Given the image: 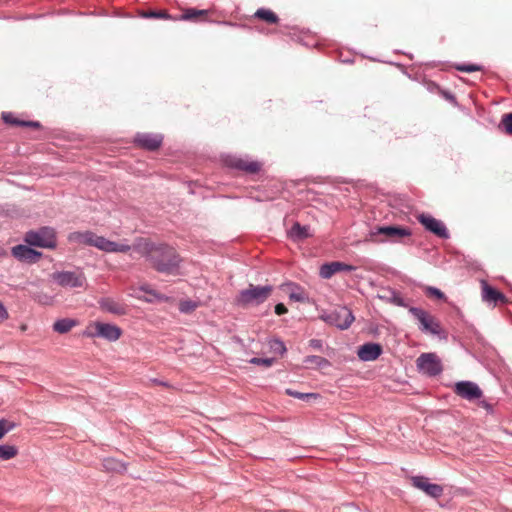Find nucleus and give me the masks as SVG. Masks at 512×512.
Masks as SVG:
<instances>
[{
	"label": "nucleus",
	"instance_id": "1",
	"mask_svg": "<svg viewBox=\"0 0 512 512\" xmlns=\"http://www.w3.org/2000/svg\"><path fill=\"white\" fill-rule=\"evenodd\" d=\"M133 249L159 273L174 275L179 270L182 259L176 250L168 244L139 238L133 245Z\"/></svg>",
	"mask_w": 512,
	"mask_h": 512
},
{
	"label": "nucleus",
	"instance_id": "2",
	"mask_svg": "<svg viewBox=\"0 0 512 512\" xmlns=\"http://www.w3.org/2000/svg\"><path fill=\"white\" fill-rule=\"evenodd\" d=\"M410 228L396 225L375 226L364 238L365 243L381 244L385 242L398 243L404 237H410Z\"/></svg>",
	"mask_w": 512,
	"mask_h": 512
},
{
	"label": "nucleus",
	"instance_id": "3",
	"mask_svg": "<svg viewBox=\"0 0 512 512\" xmlns=\"http://www.w3.org/2000/svg\"><path fill=\"white\" fill-rule=\"evenodd\" d=\"M273 287L271 285H253L250 284L247 289L241 290L236 298V304L241 307L249 305H260L270 296Z\"/></svg>",
	"mask_w": 512,
	"mask_h": 512
},
{
	"label": "nucleus",
	"instance_id": "4",
	"mask_svg": "<svg viewBox=\"0 0 512 512\" xmlns=\"http://www.w3.org/2000/svg\"><path fill=\"white\" fill-rule=\"evenodd\" d=\"M24 241L29 246L40 248L54 249L57 246L56 232L48 226L27 231L24 235Z\"/></svg>",
	"mask_w": 512,
	"mask_h": 512
},
{
	"label": "nucleus",
	"instance_id": "5",
	"mask_svg": "<svg viewBox=\"0 0 512 512\" xmlns=\"http://www.w3.org/2000/svg\"><path fill=\"white\" fill-rule=\"evenodd\" d=\"M121 334L122 330L117 325L103 322H95L83 332V336L87 338H102L109 342L118 340Z\"/></svg>",
	"mask_w": 512,
	"mask_h": 512
},
{
	"label": "nucleus",
	"instance_id": "6",
	"mask_svg": "<svg viewBox=\"0 0 512 512\" xmlns=\"http://www.w3.org/2000/svg\"><path fill=\"white\" fill-rule=\"evenodd\" d=\"M321 318L329 325H333L341 330L348 329L355 319L352 311L347 307H339L323 314Z\"/></svg>",
	"mask_w": 512,
	"mask_h": 512
},
{
	"label": "nucleus",
	"instance_id": "7",
	"mask_svg": "<svg viewBox=\"0 0 512 512\" xmlns=\"http://www.w3.org/2000/svg\"><path fill=\"white\" fill-rule=\"evenodd\" d=\"M52 279L64 288H81L86 283V277L82 272L57 271L52 274Z\"/></svg>",
	"mask_w": 512,
	"mask_h": 512
},
{
	"label": "nucleus",
	"instance_id": "8",
	"mask_svg": "<svg viewBox=\"0 0 512 512\" xmlns=\"http://www.w3.org/2000/svg\"><path fill=\"white\" fill-rule=\"evenodd\" d=\"M416 362L419 371L429 377L438 376L443 371L441 360L434 353H422Z\"/></svg>",
	"mask_w": 512,
	"mask_h": 512
},
{
	"label": "nucleus",
	"instance_id": "9",
	"mask_svg": "<svg viewBox=\"0 0 512 512\" xmlns=\"http://www.w3.org/2000/svg\"><path fill=\"white\" fill-rule=\"evenodd\" d=\"M417 219L427 231L433 233L437 237L441 239H448L450 237L448 229L441 220L424 213L420 214Z\"/></svg>",
	"mask_w": 512,
	"mask_h": 512
},
{
	"label": "nucleus",
	"instance_id": "10",
	"mask_svg": "<svg viewBox=\"0 0 512 512\" xmlns=\"http://www.w3.org/2000/svg\"><path fill=\"white\" fill-rule=\"evenodd\" d=\"M228 167L243 171L246 174H257L261 170V163L249 160L247 157L228 156L225 160Z\"/></svg>",
	"mask_w": 512,
	"mask_h": 512
},
{
	"label": "nucleus",
	"instance_id": "11",
	"mask_svg": "<svg viewBox=\"0 0 512 512\" xmlns=\"http://www.w3.org/2000/svg\"><path fill=\"white\" fill-rule=\"evenodd\" d=\"M454 392L457 396L468 401L481 399L483 396V391L481 388L472 381L457 382L454 387Z\"/></svg>",
	"mask_w": 512,
	"mask_h": 512
},
{
	"label": "nucleus",
	"instance_id": "12",
	"mask_svg": "<svg viewBox=\"0 0 512 512\" xmlns=\"http://www.w3.org/2000/svg\"><path fill=\"white\" fill-rule=\"evenodd\" d=\"M412 485L423 491L427 496L438 499L444 493V488L439 484L430 483L425 476H412L410 478Z\"/></svg>",
	"mask_w": 512,
	"mask_h": 512
},
{
	"label": "nucleus",
	"instance_id": "13",
	"mask_svg": "<svg viewBox=\"0 0 512 512\" xmlns=\"http://www.w3.org/2000/svg\"><path fill=\"white\" fill-rule=\"evenodd\" d=\"M28 244H19L11 249L12 256L20 262L33 264L42 257V252L35 250Z\"/></svg>",
	"mask_w": 512,
	"mask_h": 512
},
{
	"label": "nucleus",
	"instance_id": "14",
	"mask_svg": "<svg viewBox=\"0 0 512 512\" xmlns=\"http://www.w3.org/2000/svg\"><path fill=\"white\" fill-rule=\"evenodd\" d=\"M163 142V135L158 133H137L134 137V143L148 151L157 150Z\"/></svg>",
	"mask_w": 512,
	"mask_h": 512
},
{
	"label": "nucleus",
	"instance_id": "15",
	"mask_svg": "<svg viewBox=\"0 0 512 512\" xmlns=\"http://www.w3.org/2000/svg\"><path fill=\"white\" fill-rule=\"evenodd\" d=\"M356 270V267L340 261L327 262L321 265L319 275L323 279H330L335 273L338 272H351Z\"/></svg>",
	"mask_w": 512,
	"mask_h": 512
},
{
	"label": "nucleus",
	"instance_id": "16",
	"mask_svg": "<svg viewBox=\"0 0 512 512\" xmlns=\"http://www.w3.org/2000/svg\"><path fill=\"white\" fill-rule=\"evenodd\" d=\"M383 352L379 343L368 342L358 348L357 356L363 362L376 360Z\"/></svg>",
	"mask_w": 512,
	"mask_h": 512
},
{
	"label": "nucleus",
	"instance_id": "17",
	"mask_svg": "<svg viewBox=\"0 0 512 512\" xmlns=\"http://www.w3.org/2000/svg\"><path fill=\"white\" fill-rule=\"evenodd\" d=\"M99 307L102 311L113 314V315H124L126 314L125 304L111 298L103 297L98 301Z\"/></svg>",
	"mask_w": 512,
	"mask_h": 512
},
{
	"label": "nucleus",
	"instance_id": "18",
	"mask_svg": "<svg viewBox=\"0 0 512 512\" xmlns=\"http://www.w3.org/2000/svg\"><path fill=\"white\" fill-rule=\"evenodd\" d=\"M96 233L90 230L74 231L69 233L67 239L70 243L93 247Z\"/></svg>",
	"mask_w": 512,
	"mask_h": 512
},
{
	"label": "nucleus",
	"instance_id": "19",
	"mask_svg": "<svg viewBox=\"0 0 512 512\" xmlns=\"http://www.w3.org/2000/svg\"><path fill=\"white\" fill-rule=\"evenodd\" d=\"M379 298L398 307H408L407 301L401 296L400 292L395 289L389 288L384 290L383 294L379 295Z\"/></svg>",
	"mask_w": 512,
	"mask_h": 512
},
{
	"label": "nucleus",
	"instance_id": "20",
	"mask_svg": "<svg viewBox=\"0 0 512 512\" xmlns=\"http://www.w3.org/2000/svg\"><path fill=\"white\" fill-rule=\"evenodd\" d=\"M482 299L488 303L496 304L498 301H504L505 296L492 286L488 285L485 281L482 282Z\"/></svg>",
	"mask_w": 512,
	"mask_h": 512
},
{
	"label": "nucleus",
	"instance_id": "21",
	"mask_svg": "<svg viewBox=\"0 0 512 512\" xmlns=\"http://www.w3.org/2000/svg\"><path fill=\"white\" fill-rule=\"evenodd\" d=\"M409 313L419 322V329L423 331V329L428 325L429 320L432 316L419 307H409Z\"/></svg>",
	"mask_w": 512,
	"mask_h": 512
},
{
	"label": "nucleus",
	"instance_id": "22",
	"mask_svg": "<svg viewBox=\"0 0 512 512\" xmlns=\"http://www.w3.org/2000/svg\"><path fill=\"white\" fill-rule=\"evenodd\" d=\"M77 325V321L71 318H61L54 322L53 330L59 334L68 333Z\"/></svg>",
	"mask_w": 512,
	"mask_h": 512
},
{
	"label": "nucleus",
	"instance_id": "23",
	"mask_svg": "<svg viewBox=\"0 0 512 512\" xmlns=\"http://www.w3.org/2000/svg\"><path fill=\"white\" fill-rule=\"evenodd\" d=\"M423 333H429V334H432V335H435L437 336L439 339H444L446 340L447 339V333L446 331H444L442 328H441V325L438 321H436L434 319V317H432L429 322H428V325L423 329L422 331Z\"/></svg>",
	"mask_w": 512,
	"mask_h": 512
},
{
	"label": "nucleus",
	"instance_id": "24",
	"mask_svg": "<svg viewBox=\"0 0 512 512\" xmlns=\"http://www.w3.org/2000/svg\"><path fill=\"white\" fill-rule=\"evenodd\" d=\"M290 238L295 241H300L308 238L310 236L309 234V227L308 226H302L298 222L294 223L289 231Z\"/></svg>",
	"mask_w": 512,
	"mask_h": 512
},
{
	"label": "nucleus",
	"instance_id": "25",
	"mask_svg": "<svg viewBox=\"0 0 512 512\" xmlns=\"http://www.w3.org/2000/svg\"><path fill=\"white\" fill-rule=\"evenodd\" d=\"M288 286L291 287L290 300L301 303L309 301V297L302 287L295 283H289Z\"/></svg>",
	"mask_w": 512,
	"mask_h": 512
},
{
	"label": "nucleus",
	"instance_id": "26",
	"mask_svg": "<svg viewBox=\"0 0 512 512\" xmlns=\"http://www.w3.org/2000/svg\"><path fill=\"white\" fill-rule=\"evenodd\" d=\"M113 246L114 241H111L105 238L104 236H99L96 234L93 247H96L97 249L106 253H113Z\"/></svg>",
	"mask_w": 512,
	"mask_h": 512
},
{
	"label": "nucleus",
	"instance_id": "27",
	"mask_svg": "<svg viewBox=\"0 0 512 512\" xmlns=\"http://www.w3.org/2000/svg\"><path fill=\"white\" fill-rule=\"evenodd\" d=\"M255 17L270 24H275L279 20L278 16L273 11L265 8L258 9L255 12Z\"/></svg>",
	"mask_w": 512,
	"mask_h": 512
},
{
	"label": "nucleus",
	"instance_id": "28",
	"mask_svg": "<svg viewBox=\"0 0 512 512\" xmlns=\"http://www.w3.org/2000/svg\"><path fill=\"white\" fill-rule=\"evenodd\" d=\"M18 454V448L15 445H0V461H8Z\"/></svg>",
	"mask_w": 512,
	"mask_h": 512
},
{
	"label": "nucleus",
	"instance_id": "29",
	"mask_svg": "<svg viewBox=\"0 0 512 512\" xmlns=\"http://www.w3.org/2000/svg\"><path fill=\"white\" fill-rule=\"evenodd\" d=\"M304 363L307 365H315L319 368L328 367L330 365V362L326 358L317 355L307 356Z\"/></svg>",
	"mask_w": 512,
	"mask_h": 512
},
{
	"label": "nucleus",
	"instance_id": "30",
	"mask_svg": "<svg viewBox=\"0 0 512 512\" xmlns=\"http://www.w3.org/2000/svg\"><path fill=\"white\" fill-rule=\"evenodd\" d=\"M17 424L5 418L0 419V440L10 431L15 429Z\"/></svg>",
	"mask_w": 512,
	"mask_h": 512
},
{
	"label": "nucleus",
	"instance_id": "31",
	"mask_svg": "<svg viewBox=\"0 0 512 512\" xmlns=\"http://www.w3.org/2000/svg\"><path fill=\"white\" fill-rule=\"evenodd\" d=\"M198 307V303L192 300H183L179 303V311L183 314H189Z\"/></svg>",
	"mask_w": 512,
	"mask_h": 512
},
{
	"label": "nucleus",
	"instance_id": "32",
	"mask_svg": "<svg viewBox=\"0 0 512 512\" xmlns=\"http://www.w3.org/2000/svg\"><path fill=\"white\" fill-rule=\"evenodd\" d=\"M269 346L274 353L280 355H283L287 350L284 342L278 338L272 339L269 342Z\"/></svg>",
	"mask_w": 512,
	"mask_h": 512
},
{
	"label": "nucleus",
	"instance_id": "33",
	"mask_svg": "<svg viewBox=\"0 0 512 512\" xmlns=\"http://www.w3.org/2000/svg\"><path fill=\"white\" fill-rule=\"evenodd\" d=\"M104 466L107 470H112V471H124L126 470V466L124 463L122 462H119L115 459H106L105 462H104Z\"/></svg>",
	"mask_w": 512,
	"mask_h": 512
},
{
	"label": "nucleus",
	"instance_id": "34",
	"mask_svg": "<svg viewBox=\"0 0 512 512\" xmlns=\"http://www.w3.org/2000/svg\"><path fill=\"white\" fill-rule=\"evenodd\" d=\"M2 119L3 121L6 123V124H10V125H13V126H21L23 127V125L21 123L24 122V120H20L18 119L17 117H15V115L11 112H3L2 113Z\"/></svg>",
	"mask_w": 512,
	"mask_h": 512
},
{
	"label": "nucleus",
	"instance_id": "35",
	"mask_svg": "<svg viewBox=\"0 0 512 512\" xmlns=\"http://www.w3.org/2000/svg\"><path fill=\"white\" fill-rule=\"evenodd\" d=\"M500 127L505 131V133L512 135V113L505 114L502 117Z\"/></svg>",
	"mask_w": 512,
	"mask_h": 512
},
{
	"label": "nucleus",
	"instance_id": "36",
	"mask_svg": "<svg viewBox=\"0 0 512 512\" xmlns=\"http://www.w3.org/2000/svg\"><path fill=\"white\" fill-rule=\"evenodd\" d=\"M286 394L301 400H309L311 398H317L315 393H302L292 389H286Z\"/></svg>",
	"mask_w": 512,
	"mask_h": 512
},
{
	"label": "nucleus",
	"instance_id": "37",
	"mask_svg": "<svg viewBox=\"0 0 512 512\" xmlns=\"http://www.w3.org/2000/svg\"><path fill=\"white\" fill-rule=\"evenodd\" d=\"M455 69L460 71V72H466V73H471V72H475V71H481L482 70V66L480 65H477V64H457L455 65Z\"/></svg>",
	"mask_w": 512,
	"mask_h": 512
},
{
	"label": "nucleus",
	"instance_id": "38",
	"mask_svg": "<svg viewBox=\"0 0 512 512\" xmlns=\"http://www.w3.org/2000/svg\"><path fill=\"white\" fill-rule=\"evenodd\" d=\"M425 294L427 296H433L439 300L445 299V294L440 289H438L436 287L427 286L425 288Z\"/></svg>",
	"mask_w": 512,
	"mask_h": 512
},
{
	"label": "nucleus",
	"instance_id": "39",
	"mask_svg": "<svg viewBox=\"0 0 512 512\" xmlns=\"http://www.w3.org/2000/svg\"><path fill=\"white\" fill-rule=\"evenodd\" d=\"M207 11L206 10H196V9H189L187 10L183 15H182V19L184 20H192V19H195L196 17L200 16V15H204L206 14Z\"/></svg>",
	"mask_w": 512,
	"mask_h": 512
},
{
	"label": "nucleus",
	"instance_id": "40",
	"mask_svg": "<svg viewBox=\"0 0 512 512\" xmlns=\"http://www.w3.org/2000/svg\"><path fill=\"white\" fill-rule=\"evenodd\" d=\"M274 362L273 358H260V357H253L250 360V363L255 365H263L265 367H270Z\"/></svg>",
	"mask_w": 512,
	"mask_h": 512
},
{
	"label": "nucleus",
	"instance_id": "41",
	"mask_svg": "<svg viewBox=\"0 0 512 512\" xmlns=\"http://www.w3.org/2000/svg\"><path fill=\"white\" fill-rule=\"evenodd\" d=\"M132 247L128 244L114 242L113 253H126Z\"/></svg>",
	"mask_w": 512,
	"mask_h": 512
},
{
	"label": "nucleus",
	"instance_id": "42",
	"mask_svg": "<svg viewBox=\"0 0 512 512\" xmlns=\"http://www.w3.org/2000/svg\"><path fill=\"white\" fill-rule=\"evenodd\" d=\"M148 18H168L169 15L163 11H151L145 15Z\"/></svg>",
	"mask_w": 512,
	"mask_h": 512
},
{
	"label": "nucleus",
	"instance_id": "43",
	"mask_svg": "<svg viewBox=\"0 0 512 512\" xmlns=\"http://www.w3.org/2000/svg\"><path fill=\"white\" fill-rule=\"evenodd\" d=\"M142 291L152 295L154 298L158 299V300H163L165 299V297L159 293H157L156 291L152 290V289H149L147 286H141L140 288Z\"/></svg>",
	"mask_w": 512,
	"mask_h": 512
},
{
	"label": "nucleus",
	"instance_id": "44",
	"mask_svg": "<svg viewBox=\"0 0 512 512\" xmlns=\"http://www.w3.org/2000/svg\"><path fill=\"white\" fill-rule=\"evenodd\" d=\"M478 405L482 408H484L488 414H493L494 413V409H493V405L486 401V400H480Z\"/></svg>",
	"mask_w": 512,
	"mask_h": 512
},
{
	"label": "nucleus",
	"instance_id": "45",
	"mask_svg": "<svg viewBox=\"0 0 512 512\" xmlns=\"http://www.w3.org/2000/svg\"><path fill=\"white\" fill-rule=\"evenodd\" d=\"M309 346L315 350H321L323 348V341L320 339H311Z\"/></svg>",
	"mask_w": 512,
	"mask_h": 512
},
{
	"label": "nucleus",
	"instance_id": "46",
	"mask_svg": "<svg viewBox=\"0 0 512 512\" xmlns=\"http://www.w3.org/2000/svg\"><path fill=\"white\" fill-rule=\"evenodd\" d=\"M287 311L288 310L283 303H278L275 305V313L277 315H283V314L287 313Z\"/></svg>",
	"mask_w": 512,
	"mask_h": 512
},
{
	"label": "nucleus",
	"instance_id": "47",
	"mask_svg": "<svg viewBox=\"0 0 512 512\" xmlns=\"http://www.w3.org/2000/svg\"><path fill=\"white\" fill-rule=\"evenodd\" d=\"M21 124L23 125V127H32V128H37V129L41 127V123L38 121L24 120V122Z\"/></svg>",
	"mask_w": 512,
	"mask_h": 512
},
{
	"label": "nucleus",
	"instance_id": "48",
	"mask_svg": "<svg viewBox=\"0 0 512 512\" xmlns=\"http://www.w3.org/2000/svg\"><path fill=\"white\" fill-rule=\"evenodd\" d=\"M8 318V312L4 305L0 302V322L6 320Z\"/></svg>",
	"mask_w": 512,
	"mask_h": 512
},
{
	"label": "nucleus",
	"instance_id": "49",
	"mask_svg": "<svg viewBox=\"0 0 512 512\" xmlns=\"http://www.w3.org/2000/svg\"><path fill=\"white\" fill-rule=\"evenodd\" d=\"M447 98L453 99V100L455 99V97L453 95H451V94L447 95Z\"/></svg>",
	"mask_w": 512,
	"mask_h": 512
}]
</instances>
